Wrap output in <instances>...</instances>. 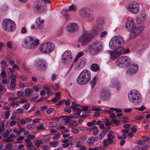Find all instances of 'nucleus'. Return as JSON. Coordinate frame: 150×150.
Returning a JSON list of instances; mask_svg holds the SVG:
<instances>
[{
	"mask_svg": "<svg viewBox=\"0 0 150 150\" xmlns=\"http://www.w3.org/2000/svg\"><path fill=\"white\" fill-rule=\"evenodd\" d=\"M123 38L121 36L117 35L112 37L109 43V46L112 50H120L124 48L122 46L125 43Z\"/></svg>",
	"mask_w": 150,
	"mask_h": 150,
	"instance_id": "nucleus-1",
	"label": "nucleus"
},
{
	"mask_svg": "<svg viewBox=\"0 0 150 150\" xmlns=\"http://www.w3.org/2000/svg\"><path fill=\"white\" fill-rule=\"evenodd\" d=\"M83 55V53L81 52H80L78 53L76 59H74L75 70L79 71L85 66L86 63V59L84 57H81Z\"/></svg>",
	"mask_w": 150,
	"mask_h": 150,
	"instance_id": "nucleus-2",
	"label": "nucleus"
},
{
	"mask_svg": "<svg viewBox=\"0 0 150 150\" xmlns=\"http://www.w3.org/2000/svg\"><path fill=\"white\" fill-rule=\"evenodd\" d=\"M91 77L90 71L84 69L79 74L77 78V81L78 83L80 84L86 83L90 80Z\"/></svg>",
	"mask_w": 150,
	"mask_h": 150,
	"instance_id": "nucleus-3",
	"label": "nucleus"
},
{
	"mask_svg": "<svg viewBox=\"0 0 150 150\" xmlns=\"http://www.w3.org/2000/svg\"><path fill=\"white\" fill-rule=\"evenodd\" d=\"M39 44L38 40H35L30 36L26 37L22 42L23 46L26 49L34 48Z\"/></svg>",
	"mask_w": 150,
	"mask_h": 150,
	"instance_id": "nucleus-4",
	"label": "nucleus"
},
{
	"mask_svg": "<svg viewBox=\"0 0 150 150\" xmlns=\"http://www.w3.org/2000/svg\"><path fill=\"white\" fill-rule=\"evenodd\" d=\"M128 97L130 101L134 104H139L142 101L139 93L136 90L131 91L128 94Z\"/></svg>",
	"mask_w": 150,
	"mask_h": 150,
	"instance_id": "nucleus-5",
	"label": "nucleus"
},
{
	"mask_svg": "<svg viewBox=\"0 0 150 150\" xmlns=\"http://www.w3.org/2000/svg\"><path fill=\"white\" fill-rule=\"evenodd\" d=\"M2 26L4 30L8 32L13 31L16 28L14 22L8 19H5L3 21Z\"/></svg>",
	"mask_w": 150,
	"mask_h": 150,
	"instance_id": "nucleus-6",
	"label": "nucleus"
},
{
	"mask_svg": "<svg viewBox=\"0 0 150 150\" xmlns=\"http://www.w3.org/2000/svg\"><path fill=\"white\" fill-rule=\"evenodd\" d=\"M54 43L48 42L43 43L40 46L39 50L41 52L45 53H49L52 52L54 49Z\"/></svg>",
	"mask_w": 150,
	"mask_h": 150,
	"instance_id": "nucleus-7",
	"label": "nucleus"
},
{
	"mask_svg": "<svg viewBox=\"0 0 150 150\" xmlns=\"http://www.w3.org/2000/svg\"><path fill=\"white\" fill-rule=\"evenodd\" d=\"M131 62L130 58L127 56H122L116 60L115 63L118 67H122L128 66Z\"/></svg>",
	"mask_w": 150,
	"mask_h": 150,
	"instance_id": "nucleus-8",
	"label": "nucleus"
},
{
	"mask_svg": "<svg viewBox=\"0 0 150 150\" xmlns=\"http://www.w3.org/2000/svg\"><path fill=\"white\" fill-rule=\"evenodd\" d=\"M80 16L82 17L86 18L90 21L94 18V16L88 9L86 8H81L79 11Z\"/></svg>",
	"mask_w": 150,
	"mask_h": 150,
	"instance_id": "nucleus-9",
	"label": "nucleus"
},
{
	"mask_svg": "<svg viewBox=\"0 0 150 150\" xmlns=\"http://www.w3.org/2000/svg\"><path fill=\"white\" fill-rule=\"evenodd\" d=\"M50 1L48 0H39L37 1L33 8L34 11L37 13L40 12L44 10L46 4H49Z\"/></svg>",
	"mask_w": 150,
	"mask_h": 150,
	"instance_id": "nucleus-10",
	"label": "nucleus"
},
{
	"mask_svg": "<svg viewBox=\"0 0 150 150\" xmlns=\"http://www.w3.org/2000/svg\"><path fill=\"white\" fill-rule=\"evenodd\" d=\"M91 40L90 34L87 31H84L81 35L78 38L79 41L83 46H86L88 45Z\"/></svg>",
	"mask_w": 150,
	"mask_h": 150,
	"instance_id": "nucleus-11",
	"label": "nucleus"
},
{
	"mask_svg": "<svg viewBox=\"0 0 150 150\" xmlns=\"http://www.w3.org/2000/svg\"><path fill=\"white\" fill-rule=\"evenodd\" d=\"M107 136L108 137L107 139H105L103 142V147H106L109 146L108 145L107 142L109 144H112L114 142L113 139L115 138L114 136V133L112 131H111L107 134Z\"/></svg>",
	"mask_w": 150,
	"mask_h": 150,
	"instance_id": "nucleus-12",
	"label": "nucleus"
},
{
	"mask_svg": "<svg viewBox=\"0 0 150 150\" xmlns=\"http://www.w3.org/2000/svg\"><path fill=\"white\" fill-rule=\"evenodd\" d=\"M143 30L142 27H134L132 29L130 32L129 38L133 39L139 35Z\"/></svg>",
	"mask_w": 150,
	"mask_h": 150,
	"instance_id": "nucleus-13",
	"label": "nucleus"
},
{
	"mask_svg": "<svg viewBox=\"0 0 150 150\" xmlns=\"http://www.w3.org/2000/svg\"><path fill=\"white\" fill-rule=\"evenodd\" d=\"M124 49V48H121V49L118 50H115L114 51H108L107 52L110 54L112 59L114 60L122 54V51Z\"/></svg>",
	"mask_w": 150,
	"mask_h": 150,
	"instance_id": "nucleus-14",
	"label": "nucleus"
},
{
	"mask_svg": "<svg viewBox=\"0 0 150 150\" xmlns=\"http://www.w3.org/2000/svg\"><path fill=\"white\" fill-rule=\"evenodd\" d=\"M139 69L138 65L135 64H132L129 67L127 71V74L131 75L135 74Z\"/></svg>",
	"mask_w": 150,
	"mask_h": 150,
	"instance_id": "nucleus-15",
	"label": "nucleus"
},
{
	"mask_svg": "<svg viewBox=\"0 0 150 150\" xmlns=\"http://www.w3.org/2000/svg\"><path fill=\"white\" fill-rule=\"evenodd\" d=\"M128 8L130 11L133 13L136 14L139 12V5L135 2H132L130 4Z\"/></svg>",
	"mask_w": 150,
	"mask_h": 150,
	"instance_id": "nucleus-16",
	"label": "nucleus"
},
{
	"mask_svg": "<svg viewBox=\"0 0 150 150\" xmlns=\"http://www.w3.org/2000/svg\"><path fill=\"white\" fill-rule=\"evenodd\" d=\"M37 68L41 71L44 70L46 68V63L43 60H38L36 63Z\"/></svg>",
	"mask_w": 150,
	"mask_h": 150,
	"instance_id": "nucleus-17",
	"label": "nucleus"
},
{
	"mask_svg": "<svg viewBox=\"0 0 150 150\" xmlns=\"http://www.w3.org/2000/svg\"><path fill=\"white\" fill-rule=\"evenodd\" d=\"M135 26L134 20L133 19H130L127 21L125 27L127 30L129 31Z\"/></svg>",
	"mask_w": 150,
	"mask_h": 150,
	"instance_id": "nucleus-18",
	"label": "nucleus"
},
{
	"mask_svg": "<svg viewBox=\"0 0 150 150\" xmlns=\"http://www.w3.org/2000/svg\"><path fill=\"white\" fill-rule=\"evenodd\" d=\"M102 47L99 43L97 42L93 45V54H95L101 50Z\"/></svg>",
	"mask_w": 150,
	"mask_h": 150,
	"instance_id": "nucleus-19",
	"label": "nucleus"
},
{
	"mask_svg": "<svg viewBox=\"0 0 150 150\" xmlns=\"http://www.w3.org/2000/svg\"><path fill=\"white\" fill-rule=\"evenodd\" d=\"M78 25L75 23H70L68 24L67 28V31L73 32L77 29Z\"/></svg>",
	"mask_w": 150,
	"mask_h": 150,
	"instance_id": "nucleus-20",
	"label": "nucleus"
},
{
	"mask_svg": "<svg viewBox=\"0 0 150 150\" xmlns=\"http://www.w3.org/2000/svg\"><path fill=\"white\" fill-rule=\"evenodd\" d=\"M44 22V20H41L40 17L38 18L36 21V24L37 26V28L41 29L43 28V24Z\"/></svg>",
	"mask_w": 150,
	"mask_h": 150,
	"instance_id": "nucleus-21",
	"label": "nucleus"
},
{
	"mask_svg": "<svg viewBox=\"0 0 150 150\" xmlns=\"http://www.w3.org/2000/svg\"><path fill=\"white\" fill-rule=\"evenodd\" d=\"M12 76V78H11L10 84V89L13 90V88L16 87V76L13 74L11 75Z\"/></svg>",
	"mask_w": 150,
	"mask_h": 150,
	"instance_id": "nucleus-22",
	"label": "nucleus"
},
{
	"mask_svg": "<svg viewBox=\"0 0 150 150\" xmlns=\"http://www.w3.org/2000/svg\"><path fill=\"white\" fill-rule=\"evenodd\" d=\"M119 84V81L118 79L116 78H113L111 79L109 85L111 87H117Z\"/></svg>",
	"mask_w": 150,
	"mask_h": 150,
	"instance_id": "nucleus-23",
	"label": "nucleus"
},
{
	"mask_svg": "<svg viewBox=\"0 0 150 150\" xmlns=\"http://www.w3.org/2000/svg\"><path fill=\"white\" fill-rule=\"evenodd\" d=\"M110 96L109 92L105 90H103L101 92L100 98L103 99H106L109 98Z\"/></svg>",
	"mask_w": 150,
	"mask_h": 150,
	"instance_id": "nucleus-24",
	"label": "nucleus"
},
{
	"mask_svg": "<svg viewBox=\"0 0 150 150\" xmlns=\"http://www.w3.org/2000/svg\"><path fill=\"white\" fill-rule=\"evenodd\" d=\"M102 27H97L94 28L91 32L92 35H95L98 34L101 30Z\"/></svg>",
	"mask_w": 150,
	"mask_h": 150,
	"instance_id": "nucleus-25",
	"label": "nucleus"
},
{
	"mask_svg": "<svg viewBox=\"0 0 150 150\" xmlns=\"http://www.w3.org/2000/svg\"><path fill=\"white\" fill-rule=\"evenodd\" d=\"M72 54L71 52L69 50L66 51L63 54L62 57H69L70 58L72 59Z\"/></svg>",
	"mask_w": 150,
	"mask_h": 150,
	"instance_id": "nucleus-26",
	"label": "nucleus"
},
{
	"mask_svg": "<svg viewBox=\"0 0 150 150\" xmlns=\"http://www.w3.org/2000/svg\"><path fill=\"white\" fill-rule=\"evenodd\" d=\"M62 61L65 65H67L70 64L72 61V59L70 58L69 57H62Z\"/></svg>",
	"mask_w": 150,
	"mask_h": 150,
	"instance_id": "nucleus-27",
	"label": "nucleus"
},
{
	"mask_svg": "<svg viewBox=\"0 0 150 150\" xmlns=\"http://www.w3.org/2000/svg\"><path fill=\"white\" fill-rule=\"evenodd\" d=\"M91 69L93 71H98L99 70V67L97 64H93L91 65Z\"/></svg>",
	"mask_w": 150,
	"mask_h": 150,
	"instance_id": "nucleus-28",
	"label": "nucleus"
},
{
	"mask_svg": "<svg viewBox=\"0 0 150 150\" xmlns=\"http://www.w3.org/2000/svg\"><path fill=\"white\" fill-rule=\"evenodd\" d=\"M68 10L63 9L62 11V14L65 17L66 20H67L69 18V15H68L67 12Z\"/></svg>",
	"mask_w": 150,
	"mask_h": 150,
	"instance_id": "nucleus-29",
	"label": "nucleus"
},
{
	"mask_svg": "<svg viewBox=\"0 0 150 150\" xmlns=\"http://www.w3.org/2000/svg\"><path fill=\"white\" fill-rule=\"evenodd\" d=\"M0 64L1 65L2 69L6 68L8 67V64L6 61L4 60H2L0 62Z\"/></svg>",
	"mask_w": 150,
	"mask_h": 150,
	"instance_id": "nucleus-30",
	"label": "nucleus"
},
{
	"mask_svg": "<svg viewBox=\"0 0 150 150\" xmlns=\"http://www.w3.org/2000/svg\"><path fill=\"white\" fill-rule=\"evenodd\" d=\"M146 45L143 44H141L137 46V49L140 51L146 48Z\"/></svg>",
	"mask_w": 150,
	"mask_h": 150,
	"instance_id": "nucleus-31",
	"label": "nucleus"
},
{
	"mask_svg": "<svg viewBox=\"0 0 150 150\" xmlns=\"http://www.w3.org/2000/svg\"><path fill=\"white\" fill-rule=\"evenodd\" d=\"M34 143L37 147H39L42 143V142L41 140L38 139L35 141Z\"/></svg>",
	"mask_w": 150,
	"mask_h": 150,
	"instance_id": "nucleus-32",
	"label": "nucleus"
},
{
	"mask_svg": "<svg viewBox=\"0 0 150 150\" xmlns=\"http://www.w3.org/2000/svg\"><path fill=\"white\" fill-rule=\"evenodd\" d=\"M77 6L74 5H72L70 6L69 9H68V11H75L76 10Z\"/></svg>",
	"mask_w": 150,
	"mask_h": 150,
	"instance_id": "nucleus-33",
	"label": "nucleus"
},
{
	"mask_svg": "<svg viewBox=\"0 0 150 150\" xmlns=\"http://www.w3.org/2000/svg\"><path fill=\"white\" fill-rule=\"evenodd\" d=\"M94 142V139L92 137H89L87 141V143L89 144H93Z\"/></svg>",
	"mask_w": 150,
	"mask_h": 150,
	"instance_id": "nucleus-34",
	"label": "nucleus"
},
{
	"mask_svg": "<svg viewBox=\"0 0 150 150\" xmlns=\"http://www.w3.org/2000/svg\"><path fill=\"white\" fill-rule=\"evenodd\" d=\"M59 142L57 141H54L50 143V145L51 147H54L57 146Z\"/></svg>",
	"mask_w": 150,
	"mask_h": 150,
	"instance_id": "nucleus-35",
	"label": "nucleus"
},
{
	"mask_svg": "<svg viewBox=\"0 0 150 150\" xmlns=\"http://www.w3.org/2000/svg\"><path fill=\"white\" fill-rule=\"evenodd\" d=\"M96 77H94L90 81V84L93 87L95 85L96 82Z\"/></svg>",
	"mask_w": 150,
	"mask_h": 150,
	"instance_id": "nucleus-36",
	"label": "nucleus"
},
{
	"mask_svg": "<svg viewBox=\"0 0 150 150\" xmlns=\"http://www.w3.org/2000/svg\"><path fill=\"white\" fill-rule=\"evenodd\" d=\"M13 132L16 134L17 137H20L21 135V133L19 130L17 128L15 129Z\"/></svg>",
	"mask_w": 150,
	"mask_h": 150,
	"instance_id": "nucleus-37",
	"label": "nucleus"
},
{
	"mask_svg": "<svg viewBox=\"0 0 150 150\" xmlns=\"http://www.w3.org/2000/svg\"><path fill=\"white\" fill-rule=\"evenodd\" d=\"M23 110L21 109L20 108H18L16 110L13 111V112L15 114L16 113H22L23 112Z\"/></svg>",
	"mask_w": 150,
	"mask_h": 150,
	"instance_id": "nucleus-38",
	"label": "nucleus"
},
{
	"mask_svg": "<svg viewBox=\"0 0 150 150\" xmlns=\"http://www.w3.org/2000/svg\"><path fill=\"white\" fill-rule=\"evenodd\" d=\"M1 72L0 74L1 76L3 77H5L6 76V74L5 70L4 69H1Z\"/></svg>",
	"mask_w": 150,
	"mask_h": 150,
	"instance_id": "nucleus-39",
	"label": "nucleus"
},
{
	"mask_svg": "<svg viewBox=\"0 0 150 150\" xmlns=\"http://www.w3.org/2000/svg\"><path fill=\"white\" fill-rule=\"evenodd\" d=\"M31 90L28 89L26 90L25 92V95L26 96H28L30 93H32Z\"/></svg>",
	"mask_w": 150,
	"mask_h": 150,
	"instance_id": "nucleus-40",
	"label": "nucleus"
},
{
	"mask_svg": "<svg viewBox=\"0 0 150 150\" xmlns=\"http://www.w3.org/2000/svg\"><path fill=\"white\" fill-rule=\"evenodd\" d=\"M27 128L29 129H32L35 128V125H34L30 124L27 125Z\"/></svg>",
	"mask_w": 150,
	"mask_h": 150,
	"instance_id": "nucleus-41",
	"label": "nucleus"
},
{
	"mask_svg": "<svg viewBox=\"0 0 150 150\" xmlns=\"http://www.w3.org/2000/svg\"><path fill=\"white\" fill-rule=\"evenodd\" d=\"M77 125V124L76 121L74 120L71 121L70 122V124L69 125V126H71L72 127H74L76 126Z\"/></svg>",
	"mask_w": 150,
	"mask_h": 150,
	"instance_id": "nucleus-42",
	"label": "nucleus"
},
{
	"mask_svg": "<svg viewBox=\"0 0 150 150\" xmlns=\"http://www.w3.org/2000/svg\"><path fill=\"white\" fill-rule=\"evenodd\" d=\"M44 88L46 91V92L48 94L50 95V89L49 86H45L44 87Z\"/></svg>",
	"mask_w": 150,
	"mask_h": 150,
	"instance_id": "nucleus-43",
	"label": "nucleus"
},
{
	"mask_svg": "<svg viewBox=\"0 0 150 150\" xmlns=\"http://www.w3.org/2000/svg\"><path fill=\"white\" fill-rule=\"evenodd\" d=\"M5 148L8 150H14L13 149H11L12 147V145L11 144H8L5 145Z\"/></svg>",
	"mask_w": 150,
	"mask_h": 150,
	"instance_id": "nucleus-44",
	"label": "nucleus"
},
{
	"mask_svg": "<svg viewBox=\"0 0 150 150\" xmlns=\"http://www.w3.org/2000/svg\"><path fill=\"white\" fill-rule=\"evenodd\" d=\"M110 110L115 111V112L116 113L121 112H122V111L121 110L117 108H110Z\"/></svg>",
	"mask_w": 150,
	"mask_h": 150,
	"instance_id": "nucleus-45",
	"label": "nucleus"
},
{
	"mask_svg": "<svg viewBox=\"0 0 150 150\" xmlns=\"http://www.w3.org/2000/svg\"><path fill=\"white\" fill-rule=\"evenodd\" d=\"M60 137V136L59 134L55 135L54 136L52 137V139L55 140H57V139H59Z\"/></svg>",
	"mask_w": 150,
	"mask_h": 150,
	"instance_id": "nucleus-46",
	"label": "nucleus"
},
{
	"mask_svg": "<svg viewBox=\"0 0 150 150\" xmlns=\"http://www.w3.org/2000/svg\"><path fill=\"white\" fill-rule=\"evenodd\" d=\"M111 122L116 125H118L120 122L119 121H118L115 119H112L111 120Z\"/></svg>",
	"mask_w": 150,
	"mask_h": 150,
	"instance_id": "nucleus-47",
	"label": "nucleus"
},
{
	"mask_svg": "<svg viewBox=\"0 0 150 150\" xmlns=\"http://www.w3.org/2000/svg\"><path fill=\"white\" fill-rule=\"evenodd\" d=\"M4 124L1 123V125H0V134L4 131Z\"/></svg>",
	"mask_w": 150,
	"mask_h": 150,
	"instance_id": "nucleus-48",
	"label": "nucleus"
},
{
	"mask_svg": "<svg viewBox=\"0 0 150 150\" xmlns=\"http://www.w3.org/2000/svg\"><path fill=\"white\" fill-rule=\"evenodd\" d=\"M108 34V32L106 31L102 32L101 33L100 36V38L104 37L105 36L107 35Z\"/></svg>",
	"mask_w": 150,
	"mask_h": 150,
	"instance_id": "nucleus-49",
	"label": "nucleus"
},
{
	"mask_svg": "<svg viewBox=\"0 0 150 150\" xmlns=\"http://www.w3.org/2000/svg\"><path fill=\"white\" fill-rule=\"evenodd\" d=\"M103 23V21L100 19H98L97 21V24L98 26L102 24Z\"/></svg>",
	"mask_w": 150,
	"mask_h": 150,
	"instance_id": "nucleus-50",
	"label": "nucleus"
},
{
	"mask_svg": "<svg viewBox=\"0 0 150 150\" xmlns=\"http://www.w3.org/2000/svg\"><path fill=\"white\" fill-rule=\"evenodd\" d=\"M16 95L19 97L23 96L24 95V93L21 91H18Z\"/></svg>",
	"mask_w": 150,
	"mask_h": 150,
	"instance_id": "nucleus-51",
	"label": "nucleus"
},
{
	"mask_svg": "<svg viewBox=\"0 0 150 150\" xmlns=\"http://www.w3.org/2000/svg\"><path fill=\"white\" fill-rule=\"evenodd\" d=\"M1 10L3 11H5L8 10V7L7 6L5 5H3L1 8Z\"/></svg>",
	"mask_w": 150,
	"mask_h": 150,
	"instance_id": "nucleus-52",
	"label": "nucleus"
},
{
	"mask_svg": "<svg viewBox=\"0 0 150 150\" xmlns=\"http://www.w3.org/2000/svg\"><path fill=\"white\" fill-rule=\"evenodd\" d=\"M11 139V138L8 137L6 139L4 140V141L6 143L13 142V141L12 139Z\"/></svg>",
	"mask_w": 150,
	"mask_h": 150,
	"instance_id": "nucleus-53",
	"label": "nucleus"
},
{
	"mask_svg": "<svg viewBox=\"0 0 150 150\" xmlns=\"http://www.w3.org/2000/svg\"><path fill=\"white\" fill-rule=\"evenodd\" d=\"M43 128L44 126L43 125L41 124L37 127L36 129L38 130H39L43 129Z\"/></svg>",
	"mask_w": 150,
	"mask_h": 150,
	"instance_id": "nucleus-54",
	"label": "nucleus"
},
{
	"mask_svg": "<svg viewBox=\"0 0 150 150\" xmlns=\"http://www.w3.org/2000/svg\"><path fill=\"white\" fill-rule=\"evenodd\" d=\"M102 110V109L100 108H96L93 107L92 109V111H100Z\"/></svg>",
	"mask_w": 150,
	"mask_h": 150,
	"instance_id": "nucleus-55",
	"label": "nucleus"
},
{
	"mask_svg": "<svg viewBox=\"0 0 150 150\" xmlns=\"http://www.w3.org/2000/svg\"><path fill=\"white\" fill-rule=\"evenodd\" d=\"M57 76L56 74H53L52 75V77L51 78L52 80L54 81L57 78Z\"/></svg>",
	"mask_w": 150,
	"mask_h": 150,
	"instance_id": "nucleus-56",
	"label": "nucleus"
},
{
	"mask_svg": "<svg viewBox=\"0 0 150 150\" xmlns=\"http://www.w3.org/2000/svg\"><path fill=\"white\" fill-rule=\"evenodd\" d=\"M88 50H89L93 54V46L91 45H89L88 46Z\"/></svg>",
	"mask_w": 150,
	"mask_h": 150,
	"instance_id": "nucleus-57",
	"label": "nucleus"
},
{
	"mask_svg": "<svg viewBox=\"0 0 150 150\" xmlns=\"http://www.w3.org/2000/svg\"><path fill=\"white\" fill-rule=\"evenodd\" d=\"M8 134L9 131L7 130L5 133H3L2 135L4 137H6L8 136Z\"/></svg>",
	"mask_w": 150,
	"mask_h": 150,
	"instance_id": "nucleus-58",
	"label": "nucleus"
},
{
	"mask_svg": "<svg viewBox=\"0 0 150 150\" xmlns=\"http://www.w3.org/2000/svg\"><path fill=\"white\" fill-rule=\"evenodd\" d=\"M8 62L9 64L11 65H12L15 64V62L11 58H9L8 60Z\"/></svg>",
	"mask_w": 150,
	"mask_h": 150,
	"instance_id": "nucleus-59",
	"label": "nucleus"
},
{
	"mask_svg": "<svg viewBox=\"0 0 150 150\" xmlns=\"http://www.w3.org/2000/svg\"><path fill=\"white\" fill-rule=\"evenodd\" d=\"M21 32L22 33H26L27 32L26 28L25 27H23L21 29Z\"/></svg>",
	"mask_w": 150,
	"mask_h": 150,
	"instance_id": "nucleus-60",
	"label": "nucleus"
},
{
	"mask_svg": "<svg viewBox=\"0 0 150 150\" xmlns=\"http://www.w3.org/2000/svg\"><path fill=\"white\" fill-rule=\"evenodd\" d=\"M20 79L23 81H25L27 80V78L24 76L22 75L20 76Z\"/></svg>",
	"mask_w": 150,
	"mask_h": 150,
	"instance_id": "nucleus-61",
	"label": "nucleus"
},
{
	"mask_svg": "<svg viewBox=\"0 0 150 150\" xmlns=\"http://www.w3.org/2000/svg\"><path fill=\"white\" fill-rule=\"evenodd\" d=\"M64 120L65 122L67 124L69 123L71 121V120L69 117L66 118Z\"/></svg>",
	"mask_w": 150,
	"mask_h": 150,
	"instance_id": "nucleus-62",
	"label": "nucleus"
},
{
	"mask_svg": "<svg viewBox=\"0 0 150 150\" xmlns=\"http://www.w3.org/2000/svg\"><path fill=\"white\" fill-rule=\"evenodd\" d=\"M128 118L127 117H123V120L122 122L123 123H128V121L127 120Z\"/></svg>",
	"mask_w": 150,
	"mask_h": 150,
	"instance_id": "nucleus-63",
	"label": "nucleus"
},
{
	"mask_svg": "<svg viewBox=\"0 0 150 150\" xmlns=\"http://www.w3.org/2000/svg\"><path fill=\"white\" fill-rule=\"evenodd\" d=\"M41 148L43 150H49V147L47 146L42 145L41 146Z\"/></svg>",
	"mask_w": 150,
	"mask_h": 150,
	"instance_id": "nucleus-64",
	"label": "nucleus"
}]
</instances>
